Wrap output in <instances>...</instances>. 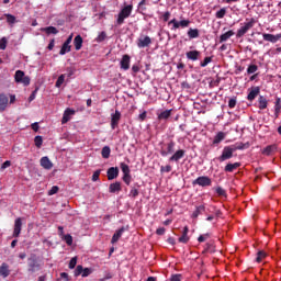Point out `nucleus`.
Returning <instances> with one entry per match:
<instances>
[{
	"instance_id": "1",
	"label": "nucleus",
	"mask_w": 281,
	"mask_h": 281,
	"mask_svg": "<svg viewBox=\"0 0 281 281\" xmlns=\"http://www.w3.org/2000/svg\"><path fill=\"white\" fill-rule=\"evenodd\" d=\"M133 13V4L125 5L119 13L116 19V25H124V20L128 19Z\"/></svg>"
},
{
	"instance_id": "2",
	"label": "nucleus",
	"mask_w": 281,
	"mask_h": 281,
	"mask_svg": "<svg viewBox=\"0 0 281 281\" xmlns=\"http://www.w3.org/2000/svg\"><path fill=\"white\" fill-rule=\"evenodd\" d=\"M36 271H41V263L36 255H31L30 258H27V272L32 274L36 273Z\"/></svg>"
},
{
	"instance_id": "3",
	"label": "nucleus",
	"mask_w": 281,
	"mask_h": 281,
	"mask_svg": "<svg viewBox=\"0 0 281 281\" xmlns=\"http://www.w3.org/2000/svg\"><path fill=\"white\" fill-rule=\"evenodd\" d=\"M240 25H241L240 29L237 30V33H236L237 38H243V36H245V34H247V32H249L251 27L256 25V19L251 18L249 22H245L244 24H240Z\"/></svg>"
},
{
	"instance_id": "4",
	"label": "nucleus",
	"mask_w": 281,
	"mask_h": 281,
	"mask_svg": "<svg viewBox=\"0 0 281 281\" xmlns=\"http://www.w3.org/2000/svg\"><path fill=\"white\" fill-rule=\"evenodd\" d=\"M234 153L236 151L234 147H232V145L225 146L222 150L221 156L217 158V160L220 161V164H223V161H227V159H232V157H234Z\"/></svg>"
},
{
	"instance_id": "5",
	"label": "nucleus",
	"mask_w": 281,
	"mask_h": 281,
	"mask_svg": "<svg viewBox=\"0 0 281 281\" xmlns=\"http://www.w3.org/2000/svg\"><path fill=\"white\" fill-rule=\"evenodd\" d=\"M190 23L191 21L190 20H177V19H172L171 21L168 22V25H172L171 30L175 31V30H179L180 27L182 30H184L186 27H190Z\"/></svg>"
},
{
	"instance_id": "6",
	"label": "nucleus",
	"mask_w": 281,
	"mask_h": 281,
	"mask_svg": "<svg viewBox=\"0 0 281 281\" xmlns=\"http://www.w3.org/2000/svg\"><path fill=\"white\" fill-rule=\"evenodd\" d=\"M121 170L123 172V181L126 186H131V181H133V177L131 176V168L125 162H121Z\"/></svg>"
},
{
	"instance_id": "7",
	"label": "nucleus",
	"mask_w": 281,
	"mask_h": 281,
	"mask_svg": "<svg viewBox=\"0 0 281 281\" xmlns=\"http://www.w3.org/2000/svg\"><path fill=\"white\" fill-rule=\"evenodd\" d=\"M192 186H200L201 188H207L212 186V179L207 176H200L193 180Z\"/></svg>"
},
{
	"instance_id": "8",
	"label": "nucleus",
	"mask_w": 281,
	"mask_h": 281,
	"mask_svg": "<svg viewBox=\"0 0 281 281\" xmlns=\"http://www.w3.org/2000/svg\"><path fill=\"white\" fill-rule=\"evenodd\" d=\"M15 82H21L24 87H29L30 85V77L25 76L23 70H16L14 75Z\"/></svg>"
},
{
	"instance_id": "9",
	"label": "nucleus",
	"mask_w": 281,
	"mask_h": 281,
	"mask_svg": "<svg viewBox=\"0 0 281 281\" xmlns=\"http://www.w3.org/2000/svg\"><path fill=\"white\" fill-rule=\"evenodd\" d=\"M153 43V40L150 38V36L146 35V36H140L137 42L136 45L139 49H144L145 47H150Z\"/></svg>"
},
{
	"instance_id": "10",
	"label": "nucleus",
	"mask_w": 281,
	"mask_h": 281,
	"mask_svg": "<svg viewBox=\"0 0 281 281\" xmlns=\"http://www.w3.org/2000/svg\"><path fill=\"white\" fill-rule=\"evenodd\" d=\"M278 153V145L272 144L268 145L266 148L261 150V154L265 155L266 157H271V155H276Z\"/></svg>"
},
{
	"instance_id": "11",
	"label": "nucleus",
	"mask_w": 281,
	"mask_h": 281,
	"mask_svg": "<svg viewBox=\"0 0 281 281\" xmlns=\"http://www.w3.org/2000/svg\"><path fill=\"white\" fill-rule=\"evenodd\" d=\"M108 180L113 181V179H117L120 177V168L117 167H110L106 171Z\"/></svg>"
},
{
	"instance_id": "12",
	"label": "nucleus",
	"mask_w": 281,
	"mask_h": 281,
	"mask_svg": "<svg viewBox=\"0 0 281 281\" xmlns=\"http://www.w3.org/2000/svg\"><path fill=\"white\" fill-rule=\"evenodd\" d=\"M21 227H23V222L21 217H18L14 222L13 238L21 236Z\"/></svg>"
},
{
	"instance_id": "13",
	"label": "nucleus",
	"mask_w": 281,
	"mask_h": 281,
	"mask_svg": "<svg viewBox=\"0 0 281 281\" xmlns=\"http://www.w3.org/2000/svg\"><path fill=\"white\" fill-rule=\"evenodd\" d=\"M175 146H177V144L175 143V140H170L168 144H167V149L166 150H161L160 151V155L162 157H168V155H172V153H175Z\"/></svg>"
},
{
	"instance_id": "14",
	"label": "nucleus",
	"mask_w": 281,
	"mask_h": 281,
	"mask_svg": "<svg viewBox=\"0 0 281 281\" xmlns=\"http://www.w3.org/2000/svg\"><path fill=\"white\" fill-rule=\"evenodd\" d=\"M120 65L121 69H123L124 71H128V69H131V56L123 55Z\"/></svg>"
},
{
	"instance_id": "15",
	"label": "nucleus",
	"mask_w": 281,
	"mask_h": 281,
	"mask_svg": "<svg viewBox=\"0 0 281 281\" xmlns=\"http://www.w3.org/2000/svg\"><path fill=\"white\" fill-rule=\"evenodd\" d=\"M40 164L42 168H44V170H52V168H54V164L52 162V160H49V157L47 156L42 157Z\"/></svg>"
},
{
	"instance_id": "16",
	"label": "nucleus",
	"mask_w": 281,
	"mask_h": 281,
	"mask_svg": "<svg viewBox=\"0 0 281 281\" xmlns=\"http://www.w3.org/2000/svg\"><path fill=\"white\" fill-rule=\"evenodd\" d=\"M263 41H267L268 43H278L281 38V34H269V33H263L262 34Z\"/></svg>"
},
{
	"instance_id": "17",
	"label": "nucleus",
	"mask_w": 281,
	"mask_h": 281,
	"mask_svg": "<svg viewBox=\"0 0 281 281\" xmlns=\"http://www.w3.org/2000/svg\"><path fill=\"white\" fill-rule=\"evenodd\" d=\"M190 232V228L188 226L183 227L182 236L178 238V243H182L183 245H188L190 243V236H188V233Z\"/></svg>"
},
{
	"instance_id": "18",
	"label": "nucleus",
	"mask_w": 281,
	"mask_h": 281,
	"mask_svg": "<svg viewBox=\"0 0 281 281\" xmlns=\"http://www.w3.org/2000/svg\"><path fill=\"white\" fill-rule=\"evenodd\" d=\"M122 117V113H120V111H115L114 114L111 115V126L114 130L115 126H117L120 124V120Z\"/></svg>"
},
{
	"instance_id": "19",
	"label": "nucleus",
	"mask_w": 281,
	"mask_h": 281,
	"mask_svg": "<svg viewBox=\"0 0 281 281\" xmlns=\"http://www.w3.org/2000/svg\"><path fill=\"white\" fill-rule=\"evenodd\" d=\"M126 227L123 226L120 229H117L114 235L112 236L111 243L112 245H115V243H117V240H120V238H122V234H124V232H126Z\"/></svg>"
},
{
	"instance_id": "20",
	"label": "nucleus",
	"mask_w": 281,
	"mask_h": 281,
	"mask_svg": "<svg viewBox=\"0 0 281 281\" xmlns=\"http://www.w3.org/2000/svg\"><path fill=\"white\" fill-rule=\"evenodd\" d=\"M76 111L71 110V109H66L61 119V124H67V122H69V120H71V115H75Z\"/></svg>"
},
{
	"instance_id": "21",
	"label": "nucleus",
	"mask_w": 281,
	"mask_h": 281,
	"mask_svg": "<svg viewBox=\"0 0 281 281\" xmlns=\"http://www.w3.org/2000/svg\"><path fill=\"white\" fill-rule=\"evenodd\" d=\"M8 95H5V93H1L0 94V113H3V111H5L8 109Z\"/></svg>"
},
{
	"instance_id": "22",
	"label": "nucleus",
	"mask_w": 281,
	"mask_h": 281,
	"mask_svg": "<svg viewBox=\"0 0 281 281\" xmlns=\"http://www.w3.org/2000/svg\"><path fill=\"white\" fill-rule=\"evenodd\" d=\"M267 106H269V100H267V97L259 95V98H258V109L260 111H265V109H267Z\"/></svg>"
},
{
	"instance_id": "23",
	"label": "nucleus",
	"mask_w": 281,
	"mask_h": 281,
	"mask_svg": "<svg viewBox=\"0 0 281 281\" xmlns=\"http://www.w3.org/2000/svg\"><path fill=\"white\" fill-rule=\"evenodd\" d=\"M183 157H186V150L179 149L169 158V161H176L177 162L180 159H183Z\"/></svg>"
},
{
	"instance_id": "24",
	"label": "nucleus",
	"mask_w": 281,
	"mask_h": 281,
	"mask_svg": "<svg viewBox=\"0 0 281 281\" xmlns=\"http://www.w3.org/2000/svg\"><path fill=\"white\" fill-rule=\"evenodd\" d=\"M259 93H260V87L251 88V90L247 95V100H249V102H254V100H256V97H258Z\"/></svg>"
},
{
	"instance_id": "25",
	"label": "nucleus",
	"mask_w": 281,
	"mask_h": 281,
	"mask_svg": "<svg viewBox=\"0 0 281 281\" xmlns=\"http://www.w3.org/2000/svg\"><path fill=\"white\" fill-rule=\"evenodd\" d=\"M227 137V134L225 132H218L213 139V146H218L221 142H223Z\"/></svg>"
},
{
	"instance_id": "26",
	"label": "nucleus",
	"mask_w": 281,
	"mask_h": 281,
	"mask_svg": "<svg viewBox=\"0 0 281 281\" xmlns=\"http://www.w3.org/2000/svg\"><path fill=\"white\" fill-rule=\"evenodd\" d=\"M186 56H187L188 60L196 61V60H199V57L201 56V52L189 50V52H187Z\"/></svg>"
},
{
	"instance_id": "27",
	"label": "nucleus",
	"mask_w": 281,
	"mask_h": 281,
	"mask_svg": "<svg viewBox=\"0 0 281 281\" xmlns=\"http://www.w3.org/2000/svg\"><path fill=\"white\" fill-rule=\"evenodd\" d=\"M122 191V183L121 182H114L111 183L109 187V192L111 194H115V192H121Z\"/></svg>"
},
{
	"instance_id": "28",
	"label": "nucleus",
	"mask_w": 281,
	"mask_h": 281,
	"mask_svg": "<svg viewBox=\"0 0 281 281\" xmlns=\"http://www.w3.org/2000/svg\"><path fill=\"white\" fill-rule=\"evenodd\" d=\"M240 168V162H229L225 166L224 171L225 172H234V170H238Z\"/></svg>"
},
{
	"instance_id": "29",
	"label": "nucleus",
	"mask_w": 281,
	"mask_h": 281,
	"mask_svg": "<svg viewBox=\"0 0 281 281\" xmlns=\"http://www.w3.org/2000/svg\"><path fill=\"white\" fill-rule=\"evenodd\" d=\"M82 36L81 35H77L74 40V45H75V49L76 52H80V49H82Z\"/></svg>"
},
{
	"instance_id": "30",
	"label": "nucleus",
	"mask_w": 281,
	"mask_h": 281,
	"mask_svg": "<svg viewBox=\"0 0 281 281\" xmlns=\"http://www.w3.org/2000/svg\"><path fill=\"white\" fill-rule=\"evenodd\" d=\"M0 276H2V278H8V276H10V266H8V263L1 265Z\"/></svg>"
},
{
	"instance_id": "31",
	"label": "nucleus",
	"mask_w": 281,
	"mask_h": 281,
	"mask_svg": "<svg viewBox=\"0 0 281 281\" xmlns=\"http://www.w3.org/2000/svg\"><path fill=\"white\" fill-rule=\"evenodd\" d=\"M231 147L235 150H245V148H249V143H236L235 145H231Z\"/></svg>"
},
{
	"instance_id": "32",
	"label": "nucleus",
	"mask_w": 281,
	"mask_h": 281,
	"mask_svg": "<svg viewBox=\"0 0 281 281\" xmlns=\"http://www.w3.org/2000/svg\"><path fill=\"white\" fill-rule=\"evenodd\" d=\"M187 34L188 37L191 40L199 38L200 36L199 29H189Z\"/></svg>"
},
{
	"instance_id": "33",
	"label": "nucleus",
	"mask_w": 281,
	"mask_h": 281,
	"mask_svg": "<svg viewBox=\"0 0 281 281\" xmlns=\"http://www.w3.org/2000/svg\"><path fill=\"white\" fill-rule=\"evenodd\" d=\"M234 31H228L220 36V43H225L226 41H229L231 36H234Z\"/></svg>"
},
{
	"instance_id": "34",
	"label": "nucleus",
	"mask_w": 281,
	"mask_h": 281,
	"mask_svg": "<svg viewBox=\"0 0 281 281\" xmlns=\"http://www.w3.org/2000/svg\"><path fill=\"white\" fill-rule=\"evenodd\" d=\"M172 115V110H165L158 114V120H168Z\"/></svg>"
},
{
	"instance_id": "35",
	"label": "nucleus",
	"mask_w": 281,
	"mask_h": 281,
	"mask_svg": "<svg viewBox=\"0 0 281 281\" xmlns=\"http://www.w3.org/2000/svg\"><path fill=\"white\" fill-rule=\"evenodd\" d=\"M205 212V205L196 206L195 211L192 213V218H199L200 214H203Z\"/></svg>"
},
{
	"instance_id": "36",
	"label": "nucleus",
	"mask_w": 281,
	"mask_h": 281,
	"mask_svg": "<svg viewBox=\"0 0 281 281\" xmlns=\"http://www.w3.org/2000/svg\"><path fill=\"white\" fill-rule=\"evenodd\" d=\"M281 111V99L277 98L274 103V115L276 117H279Z\"/></svg>"
},
{
	"instance_id": "37",
	"label": "nucleus",
	"mask_w": 281,
	"mask_h": 281,
	"mask_svg": "<svg viewBox=\"0 0 281 281\" xmlns=\"http://www.w3.org/2000/svg\"><path fill=\"white\" fill-rule=\"evenodd\" d=\"M68 52H71V45L64 43L59 50L60 56H65Z\"/></svg>"
},
{
	"instance_id": "38",
	"label": "nucleus",
	"mask_w": 281,
	"mask_h": 281,
	"mask_svg": "<svg viewBox=\"0 0 281 281\" xmlns=\"http://www.w3.org/2000/svg\"><path fill=\"white\" fill-rule=\"evenodd\" d=\"M101 155L103 159H109V157H111V147L104 146L101 150Z\"/></svg>"
},
{
	"instance_id": "39",
	"label": "nucleus",
	"mask_w": 281,
	"mask_h": 281,
	"mask_svg": "<svg viewBox=\"0 0 281 281\" xmlns=\"http://www.w3.org/2000/svg\"><path fill=\"white\" fill-rule=\"evenodd\" d=\"M4 16H5L7 23H9V25H14V23H16V16H14L10 13H5Z\"/></svg>"
},
{
	"instance_id": "40",
	"label": "nucleus",
	"mask_w": 281,
	"mask_h": 281,
	"mask_svg": "<svg viewBox=\"0 0 281 281\" xmlns=\"http://www.w3.org/2000/svg\"><path fill=\"white\" fill-rule=\"evenodd\" d=\"M265 258H267V252H265V250H259L257 252L256 262H262Z\"/></svg>"
},
{
	"instance_id": "41",
	"label": "nucleus",
	"mask_w": 281,
	"mask_h": 281,
	"mask_svg": "<svg viewBox=\"0 0 281 281\" xmlns=\"http://www.w3.org/2000/svg\"><path fill=\"white\" fill-rule=\"evenodd\" d=\"M43 32H46V34H58V29H56V26H48V27H44L42 29Z\"/></svg>"
},
{
	"instance_id": "42",
	"label": "nucleus",
	"mask_w": 281,
	"mask_h": 281,
	"mask_svg": "<svg viewBox=\"0 0 281 281\" xmlns=\"http://www.w3.org/2000/svg\"><path fill=\"white\" fill-rule=\"evenodd\" d=\"M63 240H65V243L71 247V245H74V237H71L70 234H67V235H64L63 237Z\"/></svg>"
},
{
	"instance_id": "43",
	"label": "nucleus",
	"mask_w": 281,
	"mask_h": 281,
	"mask_svg": "<svg viewBox=\"0 0 281 281\" xmlns=\"http://www.w3.org/2000/svg\"><path fill=\"white\" fill-rule=\"evenodd\" d=\"M225 14H227V9L222 8L220 11L215 13L216 19H225Z\"/></svg>"
},
{
	"instance_id": "44",
	"label": "nucleus",
	"mask_w": 281,
	"mask_h": 281,
	"mask_svg": "<svg viewBox=\"0 0 281 281\" xmlns=\"http://www.w3.org/2000/svg\"><path fill=\"white\" fill-rule=\"evenodd\" d=\"M215 192H216L217 196H227V191H225V189H223V187H217L215 189Z\"/></svg>"
},
{
	"instance_id": "45",
	"label": "nucleus",
	"mask_w": 281,
	"mask_h": 281,
	"mask_svg": "<svg viewBox=\"0 0 281 281\" xmlns=\"http://www.w3.org/2000/svg\"><path fill=\"white\" fill-rule=\"evenodd\" d=\"M256 71H258V66L256 64L249 65L247 68V74L251 75V74H256Z\"/></svg>"
},
{
	"instance_id": "46",
	"label": "nucleus",
	"mask_w": 281,
	"mask_h": 281,
	"mask_svg": "<svg viewBox=\"0 0 281 281\" xmlns=\"http://www.w3.org/2000/svg\"><path fill=\"white\" fill-rule=\"evenodd\" d=\"M97 43H102L103 41H106V32L102 31L98 37L95 38Z\"/></svg>"
},
{
	"instance_id": "47",
	"label": "nucleus",
	"mask_w": 281,
	"mask_h": 281,
	"mask_svg": "<svg viewBox=\"0 0 281 281\" xmlns=\"http://www.w3.org/2000/svg\"><path fill=\"white\" fill-rule=\"evenodd\" d=\"M34 143L36 148H41V146H43V136H35Z\"/></svg>"
},
{
	"instance_id": "48",
	"label": "nucleus",
	"mask_w": 281,
	"mask_h": 281,
	"mask_svg": "<svg viewBox=\"0 0 281 281\" xmlns=\"http://www.w3.org/2000/svg\"><path fill=\"white\" fill-rule=\"evenodd\" d=\"M93 273V269L91 268H83V272L81 274L82 278H89Z\"/></svg>"
},
{
	"instance_id": "49",
	"label": "nucleus",
	"mask_w": 281,
	"mask_h": 281,
	"mask_svg": "<svg viewBox=\"0 0 281 281\" xmlns=\"http://www.w3.org/2000/svg\"><path fill=\"white\" fill-rule=\"evenodd\" d=\"M85 268L82 266H77L75 269V278H78V276H82Z\"/></svg>"
},
{
	"instance_id": "50",
	"label": "nucleus",
	"mask_w": 281,
	"mask_h": 281,
	"mask_svg": "<svg viewBox=\"0 0 281 281\" xmlns=\"http://www.w3.org/2000/svg\"><path fill=\"white\" fill-rule=\"evenodd\" d=\"M130 196H132L133 199H136V196H139V190H137V188L135 187H132L130 191Z\"/></svg>"
},
{
	"instance_id": "51",
	"label": "nucleus",
	"mask_w": 281,
	"mask_h": 281,
	"mask_svg": "<svg viewBox=\"0 0 281 281\" xmlns=\"http://www.w3.org/2000/svg\"><path fill=\"white\" fill-rule=\"evenodd\" d=\"M76 265H78V257H72L69 261V269H76Z\"/></svg>"
},
{
	"instance_id": "52",
	"label": "nucleus",
	"mask_w": 281,
	"mask_h": 281,
	"mask_svg": "<svg viewBox=\"0 0 281 281\" xmlns=\"http://www.w3.org/2000/svg\"><path fill=\"white\" fill-rule=\"evenodd\" d=\"M63 82H65V75H60L55 83V87H63Z\"/></svg>"
},
{
	"instance_id": "53",
	"label": "nucleus",
	"mask_w": 281,
	"mask_h": 281,
	"mask_svg": "<svg viewBox=\"0 0 281 281\" xmlns=\"http://www.w3.org/2000/svg\"><path fill=\"white\" fill-rule=\"evenodd\" d=\"M236 104H237L236 97H233L232 99H229L228 101L229 109H236Z\"/></svg>"
},
{
	"instance_id": "54",
	"label": "nucleus",
	"mask_w": 281,
	"mask_h": 281,
	"mask_svg": "<svg viewBox=\"0 0 281 281\" xmlns=\"http://www.w3.org/2000/svg\"><path fill=\"white\" fill-rule=\"evenodd\" d=\"M8 47V38L2 37L0 40V49H5Z\"/></svg>"
},
{
	"instance_id": "55",
	"label": "nucleus",
	"mask_w": 281,
	"mask_h": 281,
	"mask_svg": "<svg viewBox=\"0 0 281 281\" xmlns=\"http://www.w3.org/2000/svg\"><path fill=\"white\" fill-rule=\"evenodd\" d=\"M212 63V57H205L203 61H201L200 67H207Z\"/></svg>"
},
{
	"instance_id": "56",
	"label": "nucleus",
	"mask_w": 281,
	"mask_h": 281,
	"mask_svg": "<svg viewBox=\"0 0 281 281\" xmlns=\"http://www.w3.org/2000/svg\"><path fill=\"white\" fill-rule=\"evenodd\" d=\"M58 190V186L52 187V189L48 191V196H54V194H57Z\"/></svg>"
},
{
	"instance_id": "57",
	"label": "nucleus",
	"mask_w": 281,
	"mask_h": 281,
	"mask_svg": "<svg viewBox=\"0 0 281 281\" xmlns=\"http://www.w3.org/2000/svg\"><path fill=\"white\" fill-rule=\"evenodd\" d=\"M160 172H172V166L167 165L165 167H160Z\"/></svg>"
},
{
	"instance_id": "58",
	"label": "nucleus",
	"mask_w": 281,
	"mask_h": 281,
	"mask_svg": "<svg viewBox=\"0 0 281 281\" xmlns=\"http://www.w3.org/2000/svg\"><path fill=\"white\" fill-rule=\"evenodd\" d=\"M66 71H67V77H68V78H71V76H74V75L76 74V69H74V68H71V67H68V68L66 69Z\"/></svg>"
},
{
	"instance_id": "59",
	"label": "nucleus",
	"mask_w": 281,
	"mask_h": 281,
	"mask_svg": "<svg viewBox=\"0 0 281 281\" xmlns=\"http://www.w3.org/2000/svg\"><path fill=\"white\" fill-rule=\"evenodd\" d=\"M206 238H210V234H207V233L204 234V235H200L199 238H198V240H199L200 243H205Z\"/></svg>"
},
{
	"instance_id": "60",
	"label": "nucleus",
	"mask_w": 281,
	"mask_h": 281,
	"mask_svg": "<svg viewBox=\"0 0 281 281\" xmlns=\"http://www.w3.org/2000/svg\"><path fill=\"white\" fill-rule=\"evenodd\" d=\"M100 172H101L100 169L93 172L92 181H98L100 179Z\"/></svg>"
},
{
	"instance_id": "61",
	"label": "nucleus",
	"mask_w": 281,
	"mask_h": 281,
	"mask_svg": "<svg viewBox=\"0 0 281 281\" xmlns=\"http://www.w3.org/2000/svg\"><path fill=\"white\" fill-rule=\"evenodd\" d=\"M205 251H211V254H214V245L212 243H207Z\"/></svg>"
},
{
	"instance_id": "62",
	"label": "nucleus",
	"mask_w": 281,
	"mask_h": 281,
	"mask_svg": "<svg viewBox=\"0 0 281 281\" xmlns=\"http://www.w3.org/2000/svg\"><path fill=\"white\" fill-rule=\"evenodd\" d=\"M162 21L167 23V21H170V11H167L162 14Z\"/></svg>"
},
{
	"instance_id": "63",
	"label": "nucleus",
	"mask_w": 281,
	"mask_h": 281,
	"mask_svg": "<svg viewBox=\"0 0 281 281\" xmlns=\"http://www.w3.org/2000/svg\"><path fill=\"white\" fill-rule=\"evenodd\" d=\"M146 117H147V112L146 111H144L143 113H140L138 115L139 122H144L146 120Z\"/></svg>"
},
{
	"instance_id": "64",
	"label": "nucleus",
	"mask_w": 281,
	"mask_h": 281,
	"mask_svg": "<svg viewBox=\"0 0 281 281\" xmlns=\"http://www.w3.org/2000/svg\"><path fill=\"white\" fill-rule=\"evenodd\" d=\"M170 281H181V274H173V276H171Z\"/></svg>"
}]
</instances>
